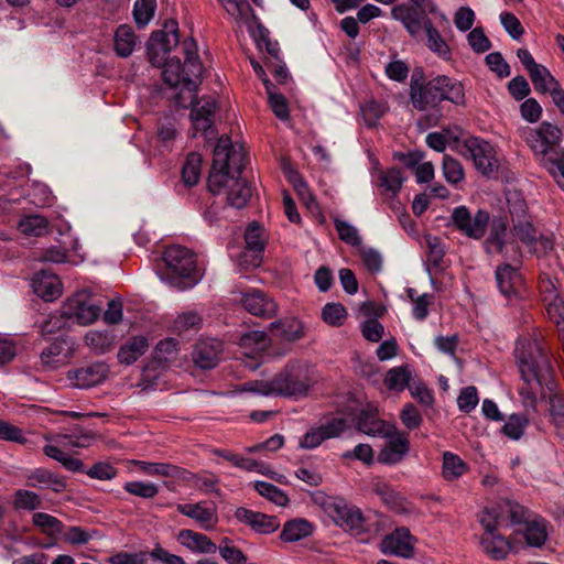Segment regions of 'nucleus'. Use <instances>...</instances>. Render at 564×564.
I'll use <instances>...</instances> for the list:
<instances>
[{"label": "nucleus", "mask_w": 564, "mask_h": 564, "mask_svg": "<svg viewBox=\"0 0 564 564\" xmlns=\"http://www.w3.org/2000/svg\"><path fill=\"white\" fill-rule=\"evenodd\" d=\"M65 341L57 339L45 348L41 354L42 365L48 369H55L63 365L66 359L64 354Z\"/></svg>", "instance_id": "obj_47"}, {"label": "nucleus", "mask_w": 564, "mask_h": 564, "mask_svg": "<svg viewBox=\"0 0 564 564\" xmlns=\"http://www.w3.org/2000/svg\"><path fill=\"white\" fill-rule=\"evenodd\" d=\"M549 535L546 521L540 517L520 521L518 528L513 532V541L517 543L519 536L523 538L527 545L532 547L542 546Z\"/></svg>", "instance_id": "obj_22"}, {"label": "nucleus", "mask_w": 564, "mask_h": 564, "mask_svg": "<svg viewBox=\"0 0 564 564\" xmlns=\"http://www.w3.org/2000/svg\"><path fill=\"white\" fill-rule=\"evenodd\" d=\"M217 550L219 551L221 558L228 564H245L247 562V556L242 551L235 546L227 538L221 540Z\"/></svg>", "instance_id": "obj_59"}, {"label": "nucleus", "mask_w": 564, "mask_h": 564, "mask_svg": "<svg viewBox=\"0 0 564 564\" xmlns=\"http://www.w3.org/2000/svg\"><path fill=\"white\" fill-rule=\"evenodd\" d=\"M235 517L238 521L249 525L259 534L272 533L280 527V522L275 517L267 516L246 508H238L235 512Z\"/></svg>", "instance_id": "obj_26"}, {"label": "nucleus", "mask_w": 564, "mask_h": 564, "mask_svg": "<svg viewBox=\"0 0 564 564\" xmlns=\"http://www.w3.org/2000/svg\"><path fill=\"white\" fill-rule=\"evenodd\" d=\"M313 532V524L305 519H293L288 521L280 533L284 542H297L307 538Z\"/></svg>", "instance_id": "obj_37"}, {"label": "nucleus", "mask_w": 564, "mask_h": 564, "mask_svg": "<svg viewBox=\"0 0 564 564\" xmlns=\"http://www.w3.org/2000/svg\"><path fill=\"white\" fill-rule=\"evenodd\" d=\"M347 312L339 303H327L322 311V317L330 326H339L346 319Z\"/></svg>", "instance_id": "obj_62"}, {"label": "nucleus", "mask_w": 564, "mask_h": 564, "mask_svg": "<svg viewBox=\"0 0 564 564\" xmlns=\"http://www.w3.org/2000/svg\"><path fill=\"white\" fill-rule=\"evenodd\" d=\"M236 467L251 473H258L261 475L269 476L275 479L279 482H285V477L283 475H279L271 470V467L264 462L257 460L253 458H249L242 455H239Z\"/></svg>", "instance_id": "obj_44"}, {"label": "nucleus", "mask_w": 564, "mask_h": 564, "mask_svg": "<svg viewBox=\"0 0 564 564\" xmlns=\"http://www.w3.org/2000/svg\"><path fill=\"white\" fill-rule=\"evenodd\" d=\"M451 220L455 228L468 238L480 239L486 234L489 214L482 209L471 214L466 206L462 205L452 210Z\"/></svg>", "instance_id": "obj_12"}, {"label": "nucleus", "mask_w": 564, "mask_h": 564, "mask_svg": "<svg viewBox=\"0 0 564 564\" xmlns=\"http://www.w3.org/2000/svg\"><path fill=\"white\" fill-rule=\"evenodd\" d=\"M518 133L541 162L555 154L562 140L561 129L547 121L541 122L535 128L519 127Z\"/></svg>", "instance_id": "obj_8"}, {"label": "nucleus", "mask_w": 564, "mask_h": 564, "mask_svg": "<svg viewBox=\"0 0 564 564\" xmlns=\"http://www.w3.org/2000/svg\"><path fill=\"white\" fill-rule=\"evenodd\" d=\"M550 414L558 434H564V399L562 397L550 398Z\"/></svg>", "instance_id": "obj_64"}, {"label": "nucleus", "mask_w": 564, "mask_h": 564, "mask_svg": "<svg viewBox=\"0 0 564 564\" xmlns=\"http://www.w3.org/2000/svg\"><path fill=\"white\" fill-rule=\"evenodd\" d=\"M523 512L524 509L520 505L510 500H501L497 506L485 509L479 521L487 519L496 528L501 527L506 521L518 524L523 518Z\"/></svg>", "instance_id": "obj_24"}, {"label": "nucleus", "mask_w": 564, "mask_h": 564, "mask_svg": "<svg viewBox=\"0 0 564 564\" xmlns=\"http://www.w3.org/2000/svg\"><path fill=\"white\" fill-rule=\"evenodd\" d=\"M512 234L520 240L530 251L541 256L546 254L553 249V240L551 237L539 235L529 217L512 221Z\"/></svg>", "instance_id": "obj_14"}, {"label": "nucleus", "mask_w": 564, "mask_h": 564, "mask_svg": "<svg viewBox=\"0 0 564 564\" xmlns=\"http://www.w3.org/2000/svg\"><path fill=\"white\" fill-rule=\"evenodd\" d=\"M96 440L95 434L86 429L76 426L67 433H45L43 435V453L58 462L64 468L70 471H80L83 463L68 455L74 448L89 447Z\"/></svg>", "instance_id": "obj_5"}, {"label": "nucleus", "mask_w": 564, "mask_h": 564, "mask_svg": "<svg viewBox=\"0 0 564 564\" xmlns=\"http://www.w3.org/2000/svg\"><path fill=\"white\" fill-rule=\"evenodd\" d=\"M324 510L336 525L359 534L364 530L365 518L361 510L343 498H328L324 503Z\"/></svg>", "instance_id": "obj_11"}, {"label": "nucleus", "mask_w": 564, "mask_h": 564, "mask_svg": "<svg viewBox=\"0 0 564 564\" xmlns=\"http://www.w3.org/2000/svg\"><path fill=\"white\" fill-rule=\"evenodd\" d=\"M344 419L335 417L318 426L311 427L300 440L303 449H314L328 438L338 437L346 429Z\"/></svg>", "instance_id": "obj_15"}, {"label": "nucleus", "mask_w": 564, "mask_h": 564, "mask_svg": "<svg viewBox=\"0 0 564 564\" xmlns=\"http://www.w3.org/2000/svg\"><path fill=\"white\" fill-rule=\"evenodd\" d=\"M245 240L247 250L242 252L238 259V263L245 269L258 267L261 262L260 254L264 250L267 240L264 229L257 223L250 224L246 229Z\"/></svg>", "instance_id": "obj_16"}, {"label": "nucleus", "mask_w": 564, "mask_h": 564, "mask_svg": "<svg viewBox=\"0 0 564 564\" xmlns=\"http://www.w3.org/2000/svg\"><path fill=\"white\" fill-rule=\"evenodd\" d=\"M245 150L232 144L228 137H221L215 149L208 188L213 194L227 189V202L235 208H243L251 197V187L240 177L245 166Z\"/></svg>", "instance_id": "obj_1"}, {"label": "nucleus", "mask_w": 564, "mask_h": 564, "mask_svg": "<svg viewBox=\"0 0 564 564\" xmlns=\"http://www.w3.org/2000/svg\"><path fill=\"white\" fill-rule=\"evenodd\" d=\"M202 158L198 153H189L182 167V181L186 186H194L200 177Z\"/></svg>", "instance_id": "obj_48"}, {"label": "nucleus", "mask_w": 564, "mask_h": 564, "mask_svg": "<svg viewBox=\"0 0 564 564\" xmlns=\"http://www.w3.org/2000/svg\"><path fill=\"white\" fill-rule=\"evenodd\" d=\"M334 225L339 238L344 242L352 247H361V237L355 226L339 218L334 219Z\"/></svg>", "instance_id": "obj_57"}, {"label": "nucleus", "mask_w": 564, "mask_h": 564, "mask_svg": "<svg viewBox=\"0 0 564 564\" xmlns=\"http://www.w3.org/2000/svg\"><path fill=\"white\" fill-rule=\"evenodd\" d=\"M269 341L270 340L264 332L252 330L241 337L240 346L245 349H250L251 352L258 354L265 350Z\"/></svg>", "instance_id": "obj_54"}, {"label": "nucleus", "mask_w": 564, "mask_h": 564, "mask_svg": "<svg viewBox=\"0 0 564 564\" xmlns=\"http://www.w3.org/2000/svg\"><path fill=\"white\" fill-rule=\"evenodd\" d=\"M273 336L284 341H295L305 336V325L295 317H284L270 324Z\"/></svg>", "instance_id": "obj_30"}, {"label": "nucleus", "mask_w": 564, "mask_h": 564, "mask_svg": "<svg viewBox=\"0 0 564 564\" xmlns=\"http://www.w3.org/2000/svg\"><path fill=\"white\" fill-rule=\"evenodd\" d=\"M410 98L413 107L419 111L431 112L426 119L430 126L437 124L441 112L437 109L440 96L434 87V79L424 84L421 74L413 73L410 84Z\"/></svg>", "instance_id": "obj_9"}, {"label": "nucleus", "mask_w": 564, "mask_h": 564, "mask_svg": "<svg viewBox=\"0 0 564 564\" xmlns=\"http://www.w3.org/2000/svg\"><path fill=\"white\" fill-rule=\"evenodd\" d=\"M180 343L174 338H165L158 343L153 351V365L166 368L178 360Z\"/></svg>", "instance_id": "obj_33"}, {"label": "nucleus", "mask_w": 564, "mask_h": 564, "mask_svg": "<svg viewBox=\"0 0 564 564\" xmlns=\"http://www.w3.org/2000/svg\"><path fill=\"white\" fill-rule=\"evenodd\" d=\"M434 87L440 96V101L448 100L455 105L465 102V91L462 83L446 76L434 78Z\"/></svg>", "instance_id": "obj_32"}, {"label": "nucleus", "mask_w": 564, "mask_h": 564, "mask_svg": "<svg viewBox=\"0 0 564 564\" xmlns=\"http://www.w3.org/2000/svg\"><path fill=\"white\" fill-rule=\"evenodd\" d=\"M528 423L529 419L527 415L512 414L502 426V433L509 438L518 441L522 437Z\"/></svg>", "instance_id": "obj_51"}, {"label": "nucleus", "mask_w": 564, "mask_h": 564, "mask_svg": "<svg viewBox=\"0 0 564 564\" xmlns=\"http://www.w3.org/2000/svg\"><path fill=\"white\" fill-rule=\"evenodd\" d=\"M405 177L400 169L392 167L387 171H380L378 173L377 186L381 189V193L387 196H395L404 182Z\"/></svg>", "instance_id": "obj_35"}, {"label": "nucleus", "mask_w": 564, "mask_h": 564, "mask_svg": "<svg viewBox=\"0 0 564 564\" xmlns=\"http://www.w3.org/2000/svg\"><path fill=\"white\" fill-rule=\"evenodd\" d=\"M481 525L484 527V534L480 540V544L486 554L495 560L505 558L508 553L513 550L518 551V547L512 540V542L506 540L501 534L498 533V528H496L490 521L487 519L481 520Z\"/></svg>", "instance_id": "obj_17"}, {"label": "nucleus", "mask_w": 564, "mask_h": 564, "mask_svg": "<svg viewBox=\"0 0 564 564\" xmlns=\"http://www.w3.org/2000/svg\"><path fill=\"white\" fill-rule=\"evenodd\" d=\"M40 496L31 490L19 489L14 492L13 507L17 510L33 511L41 507Z\"/></svg>", "instance_id": "obj_52"}, {"label": "nucleus", "mask_w": 564, "mask_h": 564, "mask_svg": "<svg viewBox=\"0 0 564 564\" xmlns=\"http://www.w3.org/2000/svg\"><path fill=\"white\" fill-rule=\"evenodd\" d=\"M381 436L388 438L387 444L378 455V462L386 465L400 463L410 449V442L405 434L387 430Z\"/></svg>", "instance_id": "obj_20"}, {"label": "nucleus", "mask_w": 564, "mask_h": 564, "mask_svg": "<svg viewBox=\"0 0 564 564\" xmlns=\"http://www.w3.org/2000/svg\"><path fill=\"white\" fill-rule=\"evenodd\" d=\"M240 303L250 314L262 318H272L278 314V304L267 293L252 289L241 293Z\"/></svg>", "instance_id": "obj_18"}, {"label": "nucleus", "mask_w": 564, "mask_h": 564, "mask_svg": "<svg viewBox=\"0 0 564 564\" xmlns=\"http://www.w3.org/2000/svg\"><path fill=\"white\" fill-rule=\"evenodd\" d=\"M507 226L503 220H494L485 248L489 254H502L506 258L516 259L520 256L519 248L514 243L507 245L503 240Z\"/></svg>", "instance_id": "obj_25"}, {"label": "nucleus", "mask_w": 564, "mask_h": 564, "mask_svg": "<svg viewBox=\"0 0 564 564\" xmlns=\"http://www.w3.org/2000/svg\"><path fill=\"white\" fill-rule=\"evenodd\" d=\"M123 489L130 495L143 499H152L159 494V487L149 481H127Z\"/></svg>", "instance_id": "obj_60"}, {"label": "nucleus", "mask_w": 564, "mask_h": 564, "mask_svg": "<svg viewBox=\"0 0 564 564\" xmlns=\"http://www.w3.org/2000/svg\"><path fill=\"white\" fill-rule=\"evenodd\" d=\"M462 153L474 162L478 172L492 176L498 172L500 162L496 148L488 141L470 137L464 140Z\"/></svg>", "instance_id": "obj_10"}, {"label": "nucleus", "mask_w": 564, "mask_h": 564, "mask_svg": "<svg viewBox=\"0 0 564 564\" xmlns=\"http://www.w3.org/2000/svg\"><path fill=\"white\" fill-rule=\"evenodd\" d=\"M263 85L265 86V90L268 94L269 105L274 112V115L280 120L289 119V107L286 99L274 90L273 85L270 83L269 78H263Z\"/></svg>", "instance_id": "obj_50"}, {"label": "nucleus", "mask_w": 564, "mask_h": 564, "mask_svg": "<svg viewBox=\"0 0 564 564\" xmlns=\"http://www.w3.org/2000/svg\"><path fill=\"white\" fill-rule=\"evenodd\" d=\"M108 375V365L102 361H97L68 371L67 378L74 387L88 389L104 382Z\"/></svg>", "instance_id": "obj_19"}, {"label": "nucleus", "mask_w": 564, "mask_h": 564, "mask_svg": "<svg viewBox=\"0 0 564 564\" xmlns=\"http://www.w3.org/2000/svg\"><path fill=\"white\" fill-rule=\"evenodd\" d=\"M32 523L42 533L50 536L61 534L63 530V523L57 518L45 512H35L32 517Z\"/></svg>", "instance_id": "obj_49"}, {"label": "nucleus", "mask_w": 564, "mask_h": 564, "mask_svg": "<svg viewBox=\"0 0 564 564\" xmlns=\"http://www.w3.org/2000/svg\"><path fill=\"white\" fill-rule=\"evenodd\" d=\"M496 280L500 292L507 297L517 292L521 282L517 271L509 264H503L497 269Z\"/></svg>", "instance_id": "obj_38"}, {"label": "nucleus", "mask_w": 564, "mask_h": 564, "mask_svg": "<svg viewBox=\"0 0 564 564\" xmlns=\"http://www.w3.org/2000/svg\"><path fill=\"white\" fill-rule=\"evenodd\" d=\"M149 344L145 337L135 336L124 343L118 350L117 358L121 365L130 366L145 354Z\"/></svg>", "instance_id": "obj_34"}, {"label": "nucleus", "mask_w": 564, "mask_h": 564, "mask_svg": "<svg viewBox=\"0 0 564 564\" xmlns=\"http://www.w3.org/2000/svg\"><path fill=\"white\" fill-rule=\"evenodd\" d=\"M442 170L446 182L449 184L456 185L465 178L460 162L448 155H444L443 158Z\"/></svg>", "instance_id": "obj_56"}, {"label": "nucleus", "mask_w": 564, "mask_h": 564, "mask_svg": "<svg viewBox=\"0 0 564 564\" xmlns=\"http://www.w3.org/2000/svg\"><path fill=\"white\" fill-rule=\"evenodd\" d=\"M130 464L135 466L147 476L176 477L180 473V469L176 466L165 463H151L134 459L131 460Z\"/></svg>", "instance_id": "obj_41"}, {"label": "nucleus", "mask_w": 564, "mask_h": 564, "mask_svg": "<svg viewBox=\"0 0 564 564\" xmlns=\"http://www.w3.org/2000/svg\"><path fill=\"white\" fill-rule=\"evenodd\" d=\"M116 336L108 330H89L84 337L85 345L95 354L101 355L112 349Z\"/></svg>", "instance_id": "obj_36"}, {"label": "nucleus", "mask_w": 564, "mask_h": 564, "mask_svg": "<svg viewBox=\"0 0 564 564\" xmlns=\"http://www.w3.org/2000/svg\"><path fill=\"white\" fill-rule=\"evenodd\" d=\"M425 33L429 48L441 57L447 58L449 56L448 45L443 41L438 31L433 28L432 23L425 24Z\"/></svg>", "instance_id": "obj_61"}, {"label": "nucleus", "mask_w": 564, "mask_h": 564, "mask_svg": "<svg viewBox=\"0 0 564 564\" xmlns=\"http://www.w3.org/2000/svg\"><path fill=\"white\" fill-rule=\"evenodd\" d=\"M137 40L131 26L122 24L117 28L115 33V51L121 57H128L132 54Z\"/></svg>", "instance_id": "obj_40"}, {"label": "nucleus", "mask_w": 564, "mask_h": 564, "mask_svg": "<svg viewBox=\"0 0 564 564\" xmlns=\"http://www.w3.org/2000/svg\"><path fill=\"white\" fill-rule=\"evenodd\" d=\"M177 540L183 546L195 553L214 554L217 551L216 543L207 535L192 530H182L178 533Z\"/></svg>", "instance_id": "obj_31"}, {"label": "nucleus", "mask_w": 564, "mask_h": 564, "mask_svg": "<svg viewBox=\"0 0 564 564\" xmlns=\"http://www.w3.org/2000/svg\"><path fill=\"white\" fill-rule=\"evenodd\" d=\"M507 204L511 221L529 217L527 203L519 192L509 191L507 193Z\"/></svg>", "instance_id": "obj_58"}, {"label": "nucleus", "mask_w": 564, "mask_h": 564, "mask_svg": "<svg viewBox=\"0 0 564 564\" xmlns=\"http://www.w3.org/2000/svg\"><path fill=\"white\" fill-rule=\"evenodd\" d=\"M542 164L554 174L557 184L564 188V151L556 150L555 154L550 155Z\"/></svg>", "instance_id": "obj_63"}, {"label": "nucleus", "mask_w": 564, "mask_h": 564, "mask_svg": "<svg viewBox=\"0 0 564 564\" xmlns=\"http://www.w3.org/2000/svg\"><path fill=\"white\" fill-rule=\"evenodd\" d=\"M62 540L73 546L87 544L89 541L98 538V532L93 529H85L78 525H72L62 530Z\"/></svg>", "instance_id": "obj_43"}, {"label": "nucleus", "mask_w": 564, "mask_h": 564, "mask_svg": "<svg viewBox=\"0 0 564 564\" xmlns=\"http://www.w3.org/2000/svg\"><path fill=\"white\" fill-rule=\"evenodd\" d=\"M163 260L170 271L166 282L172 286L184 290L193 288L200 280L194 253L182 246L166 248Z\"/></svg>", "instance_id": "obj_7"}, {"label": "nucleus", "mask_w": 564, "mask_h": 564, "mask_svg": "<svg viewBox=\"0 0 564 564\" xmlns=\"http://www.w3.org/2000/svg\"><path fill=\"white\" fill-rule=\"evenodd\" d=\"M406 293L413 305V317L417 321H424L429 315V307L434 303V296L429 293L417 294L412 288L408 289Z\"/></svg>", "instance_id": "obj_46"}, {"label": "nucleus", "mask_w": 564, "mask_h": 564, "mask_svg": "<svg viewBox=\"0 0 564 564\" xmlns=\"http://www.w3.org/2000/svg\"><path fill=\"white\" fill-rule=\"evenodd\" d=\"M32 289L36 295L46 302L58 299L63 293L59 278L48 271L42 270L32 279Z\"/></svg>", "instance_id": "obj_28"}, {"label": "nucleus", "mask_w": 564, "mask_h": 564, "mask_svg": "<svg viewBox=\"0 0 564 564\" xmlns=\"http://www.w3.org/2000/svg\"><path fill=\"white\" fill-rule=\"evenodd\" d=\"M415 542L409 529L398 528L381 541L380 547L386 554L410 558L413 556Z\"/></svg>", "instance_id": "obj_21"}, {"label": "nucleus", "mask_w": 564, "mask_h": 564, "mask_svg": "<svg viewBox=\"0 0 564 564\" xmlns=\"http://www.w3.org/2000/svg\"><path fill=\"white\" fill-rule=\"evenodd\" d=\"M529 75H530L531 82L534 86V89L538 93L551 94L557 87L561 86L558 84V82L552 76L550 70L543 65H540L539 67H536Z\"/></svg>", "instance_id": "obj_42"}, {"label": "nucleus", "mask_w": 564, "mask_h": 564, "mask_svg": "<svg viewBox=\"0 0 564 564\" xmlns=\"http://www.w3.org/2000/svg\"><path fill=\"white\" fill-rule=\"evenodd\" d=\"M254 489L264 498L272 501L276 506L284 507L289 502L288 496L283 490L278 488L276 486L265 482V481H256Z\"/></svg>", "instance_id": "obj_53"}, {"label": "nucleus", "mask_w": 564, "mask_h": 564, "mask_svg": "<svg viewBox=\"0 0 564 564\" xmlns=\"http://www.w3.org/2000/svg\"><path fill=\"white\" fill-rule=\"evenodd\" d=\"M176 509L181 514L193 519L204 530H213L218 523L217 508L212 502L177 505Z\"/></svg>", "instance_id": "obj_23"}, {"label": "nucleus", "mask_w": 564, "mask_h": 564, "mask_svg": "<svg viewBox=\"0 0 564 564\" xmlns=\"http://www.w3.org/2000/svg\"><path fill=\"white\" fill-rule=\"evenodd\" d=\"M216 107V101L213 98H204L193 107L191 120L196 132L213 135V123Z\"/></svg>", "instance_id": "obj_27"}, {"label": "nucleus", "mask_w": 564, "mask_h": 564, "mask_svg": "<svg viewBox=\"0 0 564 564\" xmlns=\"http://www.w3.org/2000/svg\"><path fill=\"white\" fill-rule=\"evenodd\" d=\"M412 379V371L409 366H398L388 370L383 383L386 388L393 392L403 391Z\"/></svg>", "instance_id": "obj_39"}, {"label": "nucleus", "mask_w": 564, "mask_h": 564, "mask_svg": "<svg viewBox=\"0 0 564 564\" xmlns=\"http://www.w3.org/2000/svg\"><path fill=\"white\" fill-rule=\"evenodd\" d=\"M178 43L180 37L177 23L173 20L166 22L162 30H159L151 35L148 46L151 64L160 67L165 61L167 54L176 47Z\"/></svg>", "instance_id": "obj_13"}, {"label": "nucleus", "mask_w": 564, "mask_h": 564, "mask_svg": "<svg viewBox=\"0 0 564 564\" xmlns=\"http://www.w3.org/2000/svg\"><path fill=\"white\" fill-rule=\"evenodd\" d=\"M521 382L519 395L525 411H534L539 400L544 398L543 384H547L551 365L536 340L520 339L514 349Z\"/></svg>", "instance_id": "obj_2"}, {"label": "nucleus", "mask_w": 564, "mask_h": 564, "mask_svg": "<svg viewBox=\"0 0 564 564\" xmlns=\"http://www.w3.org/2000/svg\"><path fill=\"white\" fill-rule=\"evenodd\" d=\"M100 314L101 306L93 299L87 289H82L63 302L59 314L48 317L42 325V333L52 334L57 329L70 327L73 324L88 326L94 324Z\"/></svg>", "instance_id": "obj_4"}, {"label": "nucleus", "mask_w": 564, "mask_h": 564, "mask_svg": "<svg viewBox=\"0 0 564 564\" xmlns=\"http://www.w3.org/2000/svg\"><path fill=\"white\" fill-rule=\"evenodd\" d=\"M220 351V340L214 338L202 339L196 344L192 358L200 369H212L218 364Z\"/></svg>", "instance_id": "obj_29"}, {"label": "nucleus", "mask_w": 564, "mask_h": 564, "mask_svg": "<svg viewBox=\"0 0 564 564\" xmlns=\"http://www.w3.org/2000/svg\"><path fill=\"white\" fill-rule=\"evenodd\" d=\"M19 229L25 236L40 237L47 232L48 221L37 214L26 215L20 219Z\"/></svg>", "instance_id": "obj_45"}, {"label": "nucleus", "mask_w": 564, "mask_h": 564, "mask_svg": "<svg viewBox=\"0 0 564 564\" xmlns=\"http://www.w3.org/2000/svg\"><path fill=\"white\" fill-rule=\"evenodd\" d=\"M183 50L185 55L184 65L177 58L167 59L165 57V61L161 64L163 66L162 76L171 87H182V90L187 91L189 101L193 104L194 94L203 74V65L197 56V44L193 39L183 42Z\"/></svg>", "instance_id": "obj_6"}, {"label": "nucleus", "mask_w": 564, "mask_h": 564, "mask_svg": "<svg viewBox=\"0 0 564 564\" xmlns=\"http://www.w3.org/2000/svg\"><path fill=\"white\" fill-rule=\"evenodd\" d=\"M467 470L465 463L453 453H444L443 475L446 479H455L464 475Z\"/></svg>", "instance_id": "obj_55"}, {"label": "nucleus", "mask_w": 564, "mask_h": 564, "mask_svg": "<svg viewBox=\"0 0 564 564\" xmlns=\"http://www.w3.org/2000/svg\"><path fill=\"white\" fill-rule=\"evenodd\" d=\"M312 386L310 367L304 362H291L271 380L246 383V391L261 395L303 397Z\"/></svg>", "instance_id": "obj_3"}]
</instances>
